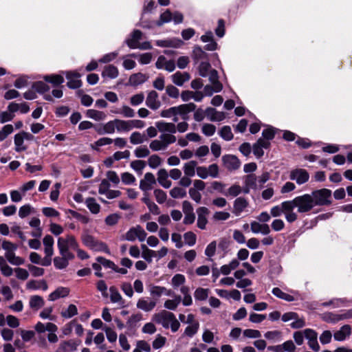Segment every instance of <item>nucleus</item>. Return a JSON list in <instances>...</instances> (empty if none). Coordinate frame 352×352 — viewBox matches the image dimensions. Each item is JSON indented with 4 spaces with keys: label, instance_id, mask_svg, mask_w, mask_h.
<instances>
[{
    "label": "nucleus",
    "instance_id": "16",
    "mask_svg": "<svg viewBox=\"0 0 352 352\" xmlns=\"http://www.w3.org/2000/svg\"><path fill=\"white\" fill-rule=\"evenodd\" d=\"M146 104L153 110H156L160 107L161 102L158 100V94L155 91H151L148 93Z\"/></svg>",
    "mask_w": 352,
    "mask_h": 352
},
{
    "label": "nucleus",
    "instance_id": "3",
    "mask_svg": "<svg viewBox=\"0 0 352 352\" xmlns=\"http://www.w3.org/2000/svg\"><path fill=\"white\" fill-rule=\"evenodd\" d=\"M314 206H328L331 204V191L327 188L314 190L310 194Z\"/></svg>",
    "mask_w": 352,
    "mask_h": 352
},
{
    "label": "nucleus",
    "instance_id": "4",
    "mask_svg": "<svg viewBox=\"0 0 352 352\" xmlns=\"http://www.w3.org/2000/svg\"><path fill=\"white\" fill-rule=\"evenodd\" d=\"M57 246L60 254H73L69 249L77 250L78 243L73 235H67L65 238H58Z\"/></svg>",
    "mask_w": 352,
    "mask_h": 352
},
{
    "label": "nucleus",
    "instance_id": "63",
    "mask_svg": "<svg viewBox=\"0 0 352 352\" xmlns=\"http://www.w3.org/2000/svg\"><path fill=\"white\" fill-rule=\"evenodd\" d=\"M202 133L206 136H211L214 134L216 127L212 124H204L201 129Z\"/></svg>",
    "mask_w": 352,
    "mask_h": 352
},
{
    "label": "nucleus",
    "instance_id": "9",
    "mask_svg": "<svg viewBox=\"0 0 352 352\" xmlns=\"http://www.w3.org/2000/svg\"><path fill=\"white\" fill-rule=\"evenodd\" d=\"M155 67L158 69H165L168 72H172L175 69V63L173 60H167L165 56L161 55L157 58Z\"/></svg>",
    "mask_w": 352,
    "mask_h": 352
},
{
    "label": "nucleus",
    "instance_id": "42",
    "mask_svg": "<svg viewBox=\"0 0 352 352\" xmlns=\"http://www.w3.org/2000/svg\"><path fill=\"white\" fill-rule=\"evenodd\" d=\"M181 301L182 297L180 296H176L173 300H166L164 302V306L167 309L175 310Z\"/></svg>",
    "mask_w": 352,
    "mask_h": 352
},
{
    "label": "nucleus",
    "instance_id": "10",
    "mask_svg": "<svg viewBox=\"0 0 352 352\" xmlns=\"http://www.w3.org/2000/svg\"><path fill=\"white\" fill-rule=\"evenodd\" d=\"M60 256L54 258V265L56 269L63 270L69 265V261L74 258V254H60Z\"/></svg>",
    "mask_w": 352,
    "mask_h": 352
},
{
    "label": "nucleus",
    "instance_id": "61",
    "mask_svg": "<svg viewBox=\"0 0 352 352\" xmlns=\"http://www.w3.org/2000/svg\"><path fill=\"white\" fill-rule=\"evenodd\" d=\"M156 201L159 204H164L167 198L166 193L161 189H155L153 192Z\"/></svg>",
    "mask_w": 352,
    "mask_h": 352
},
{
    "label": "nucleus",
    "instance_id": "51",
    "mask_svg": "<svg viewBox=\"0 0 352 352\" xmlns=\"http://www.w3.org/2000/svg\"><path fill=\"white\" fill-rule=\"evenodd\" d=\"M170 195L174 199L183 198L186 196V192L180 187H175L170 190Z\"/></svg>",
    "mask_w": 352,
    "mask_h": 352
},
{
    "label": "nucleus",
    "instance_id": "33",
    "mask_svg": "<svg viewBox=\"0 0 352 352\" xmlns=\"http://www.w3.org/2000/svg\"><path fill=\"white\" fill-rule=\"evenodd\" d=\"M26 287L29 289H42L43 291H46L48 288L47 284L44 280L39 281L30 280L27 283Z\"/></svg>",
    "mask_w": 352,
    "mask_h": 352
},
{
    "label": "nucleus",
    "instance_id": "1",
    "mask_svg": "<svg viewBox=\"0 0 352 352\" xmlns=\"http://www.w3.org/2000/svg\"><path fill=\"white\" fill-rule=\"evenodd\" d=\"M153 320L162 325L165 329L170 327L173 332H176L179 327L180 323L175 318L173 313L162 310L153 316Z\"/></svg>",
    "mask_w": 352,
    "mask_h": 352
},
{
    "label": "nucleus",
    "instance_id": "43",
    "mask_svg": "<svg viewBox=\"0 0 352 352\" xmlns=\"http://www.w3.org/2000/svg\"><path fill=\"white\" fill-rule=\"evenodd\" d=\"M272 294L276 297L283 299L287 302H292L294 300V296L283 292L280 288L274 287L272 289Z\"/></svg>",
    "mask_w": 352,
    "mask_h": 352
},
{
    "label": "nucleus",
    "instance_id": "59",
    "mask_svg": "<svg viewBox=\"0 0 352 352\" xmlns=\"http://www.w3.org/2000/svg\"><path fill=\"white\" fill-rule=\"evenodd\" d=\"M186 278L183 274H177L171 280V283L173 287L177 288L185 283Z\"/></svg>",
    "mask_w": 352,
    "mask_h": 352
},
{
    "label": "nucleus",
    "instance_id": "7",
    "mask_svg": "<svg viewBox=\"0 0 352 352\" xmlns=\"http://www.w3.org/2000/svg\"><path fill=\"white\" fill-rule=\"evenodd\" d=\"M289 178L292 180H295L298 184L301 185L309 180V175L305 169L296 168L290 172Z\"/></svg>",
    "mask_w": 352,
    "mask_h": 352
},
{
    "label": "nucleus",
    "instance_id": "62",
    "mask_svg": "<svg viewBox=\"0 0 352 352\" xmlns=\"http://www.w3.org/2000/svg\"><path fill=\"white\" fill-rule=\"evenodd\" d=\"M34 210V209L32 208V206L30 205V204H26V205H24L23 206H21L20 208H19V216L21 217V218H25L27 216H28L29 214H30V213Z\"/></svg>",
    "mask_w": 352,
    "mask_h": 352
},
{
    "label": "nucleus",
    "instance_id": "52",
    "mask_svg": "<svg viewBox=\"0 0 352 352\" xmlns=\"http://www.w3.org/2000/svg\"><path fill=\"white\" fill-rule=\"evenodd\" d=\"M199 328V322H196L194 324H190L185 329L184 334L188 337L192 338L197 333Z\"/></svg>",
    "mask_w": 352,
    "mask_h": 352
},
{
    "label": "nucleus",
    "instance_id": "20",
    "mask_svg": "<svg viewBox=\"0 0 352 352\" xmlns=\"http://www.w3.org/2000/svg\"><path fill=\"white\" fill-rule=\"evenodd\" d=\"M351 327L349 324L343 325L338 331L333 334V338L336 341H343L351 334Z\"/></svg>",
    "mask_w": 352,
    "mask_h": 352
},
{
    "label": "nucleus",
    "instance_id": "55",
    "mask_svg": "<svg viewBox=\"0 0 352 352\" xmlns=\"http://www.w3.org/2000/svg\"><path fill=\"white\" fill-rule=\"evenodd\" d=\"M242 192V188L239 185L234 184L231 186L224 193L226 196L236 197Z\"/></svg>",
    "mask_w": 352,
    "mask_h": 352
},
{
    "label": "nucleus",
    "instance_id": "12",
    "mask_svg": "<svg viewBox=\"0 0 352 352\" xmlns=\"http://www.w3.org/2000/svg\"><path fill=\"white\" fill-rule=\"evenodd\" d=\"M155 183L156 179L154 175L152 173H146L144 176V179L140 180V188L142 191L146 192L151 190L153 185L155 184Z\"/></svg>",
    "mask_w": 352,
    "mask_h": 352
},
{
    "label": "nucleus",
    "instance_id": "31",
    "mask_svg": "<svg viewBox=\"0 0 352 352\" xmlns=\"http://www.w3.org/2000/svg\"><path fill=\"white\" fill-rule=\"evenodd\" d=\"M148 79V76L142 73H137L131 75L129 78V82L131 85L137 86L144 83Z\"/></svg>",
    "mask_w": 352,
    "mask_h": 352
},
{
    "label": "nucleus",
    "instance_id": "8",
    "mask_svg": "<svg viewBox=\"0 0 352 352\" xmlns=\"http://www.w3.org/2000/svg\"><path fill=\"white\" fill-rule=\"evenodd\" d=\"M224 166L230 171L237 170L241 166L239 158L233 155H226L222 157Z\"/></svg>",
    "mask_w": 352,
    "mask_h": 352
},
{
    "label": "nucleus",
    "instance_id": "25",
    "mask_svg": "<svg viewBox=\"0 0 352 352\" xmlns=\"http://www.w3.org/2000/svg\"><path fill=\"white\" fill-rule=\"evenodd\" d=\"M206 115L210 121H221L225 119L226 115L223 112L217 111L215 109L208 107L206 109Z\"/></svg>",
    "mask_w": 352,
    "mask_h": 352
},
{
    "label": "nucleus",
    "instance_id": "27",
    "mask_svg": "<svg viewBox=\"0 0 352 352\" xmlns=\"http://www.w3.org/2000/svg\"><path fill=\"white\" fill-rule=\"evenodd\" d=\"M69 293V289L67 287H60L49 295L48 300L50 301H54L60 298L67 296Z\"/></svg>",
    "mask_w": 352,
    "mask_h": 352
},
{
    "label": "nucleus",
    "instance_id": "21",
    "mask_svg": "<svg viewBox=\"0 0 352 352\" xmlns=\"http://www.w3.org/2000/svg\"><path fill=\"white\" fill-rule=\"evenodd\" d=\"M142 36V33L139 30H135L131 35V38L126 40V43L131 49H136L138 48V45H139V41L141 40Z\"/></svg>",
    "mask_w": 352,
    "mask_h": 352
},
{
    "label": "nucleus",
    "instance_id": "28",
    "mask_svg": "<svg viewBox=\"0 0 352 352\" xmlns=\"http://www.w3.org/2000/svg\"><path fill=\"white\" fill-rule=\"evenodd\" d=\"M109 292L110 299L112 302L118 303L122 307H125L124 300L116 287L111 286L109 288Z\"/></svg>",
    "mask_w": 352,
    "mask_h": 352
},
{
    "label": "nucleus",
    "instance_id": "23",
    "mask_svg": "<svg viewBox=\"0 0 352 352\" xmlns=\"http://www.w3.org/2000/svg\"><path fill=\"white\" fill-rule=\"evenodd\" d=\"M250 227L252 232L254 234L261 233L267 235L270 232V226L266 223L261 224L254 221L250 223Z\"/></svg>",
    "mask_w": 352,
    "mask_h": 352
},
{
    "label": "nucleus",
    "instance_id": "54",
    "mask_svg": "<svg viewBox=\"0 0 352 352\" xmlns=\"http://www.w3.org/2000/svg\"><path fill=\"white\" fill-rule=\"evenodd\" d=\"M165 145L161 139L152 140L149 144V148L153 151H159L162 150H166Z\"/></svg>",
    "mask_w": 352,
    "mask_h": 352
},
{
    "label": "nucleus",
    "instance_id": "17",
    "mask_svg": "<svg viewBox=\"0 0 352 352\" xmlns=\"http://www.w3.org/2000/svg\"><path fill=\"white\" fill-rule=\"evenodd\" d=\"M271 145L270 142L263 141L262 140H258L252 146V150L254 155L257 157L260 158L264 155L263 148H268Z\"/></svg>",
    "mask_w": 352,
    "mask_h": 352
},
{
    "label": "nucleus",
    "instance_id": "57",
    "mask_svg": "<svg viewBox=\"0 0 352 352\" xmlns=\"http://www.w3.org/2000/svg\"><path fill=\"white\" fill-rule=\"evenodd\" d=\"M245 184L251 188H257V179L255 175L250 174L248 175L245 177Z\"/></svg>",
    "mask_w": 352,
    "mask_h": 352
},
{
    "label": "nucleus",
    "instance_id": "60",
    "mask_svg": "<svg viewBox=\"0 0 352 352\" xmlns=\"http://www.w3.org/2000/svg\"><path fill=\"white\" fill-rule=\"evenodd\" d=\"M13 131L14 129L12 124L5 125L0 131V140H4L8 136V135L13 132Z\"/></svg>",
    "mask_w": 352,
    "mask_h": 352
},
{
    "label": "nucleus",
    "instance_id": "30",
    "mask_svg": "<svg viewBox=\"0 0 352 352\" xmlns=\"http://www.w3.org/2000/svg\"><path fill=\"white\" fill-rule=\"evenodd\" d=\"M118 74L119 72L118 68L113 65L105 66L104 70L102 72V76L103 78H109L111 79L117 78Z\"/></svg>",
    "mask_w": 352,
    "mask_h": 352
},
{
    "label": "nucleus",
    "instance_id": "56",
    "mask_svg": "<svg viewBox=\"0 0 352 352\" xmlns=\"http://www.w3.org/2000/svg\"><path fill=\"white\" fill-rule=\"evenodd\" d=\"M296 199L291 201H285L281 203V206L284 213L293 212L294 208L296 207Z\"/></svg>",
    "mask_w": 352,
    "mask_h": 352
},
{
    "label": "nucleus",
    "instance_id": "39",
    "mask_svg": "<svg viewBox=\"0 0 352 352\" xmlns=\"http://www.w3.org/2000/svg\"><path fill=\"white\" fill-rule=\"evenodd\" d=\"M43 78L46 82L52 83L54 86L59 85L64 82L63 77L58 74L45 76Z\"/></svg>",
    "mask_w": 352,
    "mask_h": 352
},
{
    "label": "nucleus",
    "instance_id": "50",
    "mask_svg": "<svg viewBox=\"0 0 352 352\" xmlns=\"http://www.w3.org/2000/svg\"><path fill=\"white\" fill-rule=\"evenodd\" d=\"M78 314V309L76 305H69L66 311L61 312V316L65 318H70Z\"/></svg>",
    "mask_w": 352,
    "mask_h": 352
},
{
    "label": "nucleus",
    "instance_id": "45",
    "mask_svg": "<svg viewBox=\"0 0 352 352\" xmlns=\"http://www.w3.org/2000/svg\"><path fill=\"white\" fill-rule=\"evenodd\" d=\"M219 134L226 141H230L234 137L230 126H223L219 131Z\"/></svg>",
    "mask_w": 352,
    "mask_h": 352
},
{
    "label": "nucleus",
    "instance_id": "53",
    "mask_svg": "<svg viewBox=\"0 0 352 352\" xmlns=\"http://www.w3.org/2000/svg\"><path fill=\"white\" fill-rule=\"evenodd\" d=\"M134 154L138 158H143L149 155L150 151L146 146H139L135 149Z\"/></svg>",
    "mask_w": 352,
    "mask_h": 352
},
{
    "label": "nucleus",
    "instance_id": "36",
    "mask_svg": "<svg viewBox=\"0 0 352 352\" xmlns=\"http://www.w3.org/2000/svg\"><path fill=\"white\" fill-rule=\"evenodd\" d=\"M25 139L21 135V132L14 135V142L15 144V151L16 152L24 151L27 149V146L23 144Z\"/></svg>",
    "mask_w": 352,
    "mask_h": 352
},
{
    "label": "nucleus",
    "instance_id": "64",
    "mask_svg": "<svg viewBox=\"0 0 352 352\" xmlns=\"http://www.w3.org/2000/svg\"><path fill=\"white\" fill-rule=\"evenodd\" d=\"M184 238L186 244L192 246L196 243L197 236L192 232H187L184 234Z\"/></svg>",
    "mask_w": 352,
    "mask_h": 352
},
{
    "label": "nucleus",
    "instance_id": "19",
    "mask_svg": "<svg viewBox=\"0 0 352 352\" xmlns=\"http://www.w3.org/2000/svg\"><path fill=\"white\" fill-rule=\"evenodd\" d=\"M156 127L162 133H175L176 125L173 122L160 121L156 122Z\"/></svg>",
    "mask_w": 352,
    "mask_h": 352
},
{
    "label": "nucleus",
    "instance_id": "2",
    "mask_svg": "<svg viewBox=\"0 0 352 352\" xmlns=\"http://www.w3.org/2000/svg\"><path fill=\"white\" fill-rule=\"evenodd\" d=\"M82 241L85 246L94 251L104 252L108 254L111 253L106 243L97 240L93 236L87 233H84L82 235Z\"/></svg>",
    "mask_w": 352,
    "mask_h": 352
},
{
    "label": "nucleus",
    "instance_id": "15",
    "mask_svg": "<svg viewBox=\"0 0 352 352\" xmlns=\"http://www.w3.org/2000/svg\"><path fill=\"white\" fill-rule=\"evenodd\" d=\"M172 82L177 86L182 87L184 84L190 79L188 72H177L170 76Z\"/></svg>",
    "mask_w": 352,
    "mask_h": 352
},
{
    "label": "nucleus",
    "instance_id": "44",
    "mask_svg": "<svg viewBox=\"0 0 352 352\" xmlns=\"http://www.w3.org/2000/svg\"><path fill=\"white\" fill-rule=\"evenodd\" d=\"M115 124L116 129L118 131H129L131 130V125L129 124V120H122L116 119Z\"/></svg>",
    "mask_w": 352,
    "mask_h": 352
},
{
    "label": "nucleus",
    "instance_id": "11",
    "mask_svg": "<svg viewBox=\"0 0 352 352\" xmlns=\"http://www.w3.org/2000/svg\"><path fill=\"white\" fill-rule=\"evenodd\" d=\"M80 74L76 72H66V78L68 80L67 87L70 89H78L81 87L82 81L79 79Z\"/></svg>",
    "mask_w": 352,
    "mask_h": 352
},
{
    "label": "nucleus",
    "instance_id": "58",
    "mask_svg": "<svg viewBox=\"0 0 352 352\" xmlns=\"http://www.w3.org/2000/svg\"><path fill=\"white\" fill-rule=\"evenodd\" d=\"M194 296L196 300H204L208 296V289L199 287L195 290Z\"/></svg>",
    "mask_w": 352,
    "mask_h": 352
},
{
    "label": "nucleus",
    "instance_id": "29",
    "mask_svg": "<svg viewBox=\"0 0 352 352\" xmlns=\"http://www.w3.org/2000/svg\"><path fill=\"white\" fill-rule=\"evenodd\" d=\"M29 305L34 310H38L45 305V301L43 297L38 295L30 296Z\"/></svg>",
    "mask_w": 352,
    "mask_h": 352
},
{
    "label": "nucleus",
    "instance_id": "49",
    "mask_svg": "<svg viewBox=\"0 0 352 352\" xmlns=\"http://www.w3.org/2000/svg\"><path fill=\"white\" fill-rule=\"evenodd\" d=\"M32 88L39 94H44L50 90V87L43 81L35 82L32 85Z\"/></svg>",
    "mask_w": 352,
    "mask_h": 352
},
{
    "label": "nucleus",
    "instance_id": "14",
    "mask_svg": "<svg viewBox=\"0 0 352 352\" xmlns=\"http://www.w3.org/2000/svg\"><path fill=\"white\" fill-rule=\"evenodd\" d=\"M195 109L196 105L192 102L179 105L175 107L176 116L180 115L182 119L186 120L188 119V113L195 111Z\"/></svg>",
    "mask_w": 352,
    "mask_h": 352
},
{
    "label": "nucleus",
    "instance_id": "13",
    "mask_svg": "<svg viewBox=\"0 0 352 352\" xmlns=\"http://www.w3.org/2000/svg\"><path fill=\"white\" fill-rule=\"evenodd\" d=\"M197 227L201 230L206 229V226L208 223L206 216L210 213L209 210L204 206L199 207L197 209Z\"/></svg>",
    "mask_w": 352,
    "mask_h": 352
},
{
    "label": "nucleus",
    "instance_id": "5",
    "mask_svg": "<svg viewBox=\"0 0 352 352\" xmlns=\"http://www.w3.org/2000/svg\"><path fill=\"white\" fill-rule=\"evenodd\" d=\"M296 208L299 213H305L311 210L314 206L310 194H304L295 197Z\"/></svg>",
    "mask_w": 352,
    "mask_h": 352
},
{
    "label": "nucleus",
    "instance_id": "26",
    "mask_svg": "<svg viewBox=\"0 0 352 352\" xmlns=\"http://www.w3.org/2000/svg\"><path fill=\"white\" fill-rule=\"evenodd\" d=\"M209 80L214 86L215 92H219L223 89V85L219 80L218 72L215 69H211L209 72Z\"/></svg>",
    "mask_w": 352,
    "mask_h": 352
},
{
    "label": "nucleus",
    "instance_id": "40",
    "mask_svg": "<svg viewBox=\"0 0 352 352\" xmlns=\"http://www.w3.org/2000/svg\"><path fill=\"white\" fill-rule=\"evenodd\" d=\"M150 292L151 295L156 296H160L162 294L166 296L171 295V290H168L166 287L161 286H153L150 289Z\"/></svg>",
    "mask_w": 352,
    "mask_h": 352
},
{
    "label": "nucleus",
    "instance_id": "6",
    "mask_svg": "<svg viewBox=\"0 0 352 352\" xmlns=\"http://www.w3.org/2000/svg\"><path fill=\"white\" fill-rule=\"evenodd\" d=\"M146 235L145 230L138 225L130 228L126 232L124 239L129 241H134L136 239H138L140 241H144Z\"/></svg>",
    "mask_w": 352,
    "mask_h": 352
},
{
    "label": "nucleus",
    "instance_id": "35",
    "mask_svg": "<svg viewBox=\"0 0 352 352\" xmlns=\"http://www.w3.org/2000/svg\"><path fill=\"white\" fill-rule=\"evenodd\" d=\"M197 162L191 160L184 165V172L187 177H193L195 175V170L197 166Z\"/></svg>",
    "mask_w": 352,
    "mask_h": 352
},
{
    "label": "nucleus",
    "instance_id": "32",
    "mask_svg": "<svg viewBox=\"0 0 352 352\" xmlns=\"http://www.w3.org/2000/svg\"><path fill=\"white\" fill-rule=\"evenodd\" d=\"M44 245V252L48 256H52L54 254V239L51 235H46L43 240Z\"/></svg>",
    "mask_w": 352,
    "mask_h": 352
},
{
    "label": "nucleus",
    "instance_id": "41",
    "mask_svg": "<svg viewBox=\"0 0 352 352\" xmlns=\"http://www.w3.org/2000/svg\"><path fill=\"white\" fill-rule=\"evenodd\" d=\"M85 204L89 210L94 214L100 212V206L93 197H89L86 199Z\"/></svg>",
    "mask_w": 352,
    "mask_h": 352
},
{
    "label": "nucleus",
    "instance_id": "34",
    "mask_svg": "<svg viewBox=\"0 0 352 352\" xmlns=\"http://www.w3.org/2000/svg\"><path fill=\"white\" fill-rule=\"evenodd\" d=\"M130 142L133 144H140L148 140V138L138 131H135L131 134Z\"/></svg>",
    "mask_w": 352,
    "mask_h": 352
},
{
    "label": "nucleus",
    "instance_id": "47",
    "mask_svg": "<svg viewBox=\"0 0 352 352\" xmlns=\"http://www.w3.org/2000/svg\"><path fill=\"white\" fill-rule=\"evenodd\" d=\"M162 162V158L156 154L151 155L148 159V164L149 167L153 169L160 166Z\"/></svg>",
    "mask_w": 352,
    "mask_h": 352
},
{
    "label": "nucleus",
    "instance_id": "18",
    "mask_svg": "<svg viewBox=\"0 0 352 352\" xmlns=\"http://www.w3.org/2000/svg\"><path fill=\"white\" fill-rule=\"evenodd\" d=\"M248 206V201L245 198L242 197H238L234 201L232 212L236 216H239Z\"/></svg>",
    "mask_w": 352,
    "mask_h": 352
},
{
    "label": "nucleus",
    "instance_id": "22",
    "mask_svg": "<svg viewBox=\"0 0 352 352\" xmlns=\"http://www.w3.org/2000/svg\"><path fill=\"white\" fill-rule=\"evenodd\" d=\"M137 307L144 311H151L156 306V302L149 298H140L136 305Z\"/></svg>",
    "mask_w": 352,
    "mask_h": 352
},
{
    "label": "nucleus",
    "instance_id": "46",
    "mask_svg": "<svg viewBox=\"0 0 352 352\" xmlns=\"http://www.w3.org/2000/svg\"><path fill=\"white\" fill-rule=\"evenodd\" d=\"M275 136V131L274 128L269 127L266 129H264L262 132V137L259 138V140H262L263 141L270 142V140H273Z\"/></svg>",
    "mask_w": 352,
    "mask_h": 352
},
{
    "label": "nucleus",
    "instance_id": "48",
    "mask_svg": "<svg viewBox=\"0 0 352 352\" xmlns=\"http://www.w3.org/2000/svg\"><path fill=\"white\" fill-rule=\"evenodd\" d=\"M172 19V13L169 10H166L161 14L160 19L156 22V25L162 26L164 23H168Z\"/></svg>",
    "mask_w": 352,
    "mask_h": 352
},
{
    "label": "nucleus",
    "instance_id": "37",
    "mask_svg": "<svg viewBox=\"0 0 352 352\" xmlns=\"http://www.w3.org/2000/svg\"><path fill=\"white\" fill-rule=\"evenodd\" d=\"M340 318V314H334L332 312H326L321 315L322 320L329 323H336L341 321Z\"/></svg>",
    "mask_w": 352,
    "mask_h": 352
},
{
    "label": "nucleus",
    "instance_id": "24",
    "mask_svg": "<svg viewBox=\"0 0 352 352\" xmlns=\"http://www.w3.org/2000/svg\"><path fill=\"white\" fill-rule=\"evenodd\" d=\"M168 174L166 169L161 168L157 172V182L165 188H169L171 186V182L168 179Z\"/></svg>",
    "mask_w": 352,
    "mask_h": 352
},
{
    "label": "nucleus",
    "instance_id": "38",
    "mask_svg": "<svg viewBox=\"0 0 352 352\" xmlns=\"http://www.w3.org/2000/svg\"><path fill=\"white\" fill-rule=\"evenodd\" d=\"M86 115L88 118L94 119L96 121L103 120L106 118L104 113L95 109H88L86 112Z\"/></svg>",
    "mask_w": 352,
    "mask_h": 352
}]
</instances>
